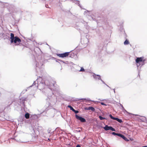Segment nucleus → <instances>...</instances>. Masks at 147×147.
I'll return each instance as SVG.
<instances>
[{
  "instance_id": "obj_19",
  "label": "nucleus",
  "mask_w": 147,
  "mask_h": 147,
  "mask_svg": "<svg viewBox=\"0 0 147 147\" xmlns=\"http://www.w3.org/2000/svg\"><path fill=\"white\" fill-rule=\"evenodd\" d=\"M112 134H113V135H116V133H115V132H113L112 133Z\"/></svg>"
},
{
  "instance_id": "obj_11",
  "label": "nucleus",
  "mask_w": 147,
  "mask_h": 147,
  "mask_svg": "<svg viewBox=\"0 0 147 147\" xmlns=\"http://www.w3.org/2000/svg\"><path fill=\"white\" fill-rule=\"evenodd\" d=\"M129 42L128 40H126L124 42V44L125 45H127L129 44Z\"/></svg>"
},
{
  "instance_id": "obj_20",
  "label": "nucleus",
  "mask_w": 147,
  "mask_h": 147,
  "mask_svg": "<svg viewBox=\"0 0 147 147\" xmlns=\"http://www.w3.org/2000/svg\"><path fill=\"white\" fill-rule=\"evenodd\" d=\"M116 135H117V136H119L120 135V134L116 133Z\"/></svg>"
},
{
  "instance_id": "obj_13",
  "label": "nucleus",
  "mask_w": 147,
  "mask_h": 147,
  "mask_svg": "<svg viewBox=\"0 0 147 147\" xmlns=\"http://www.w3.org/2000/svg\"><path fill=\"white\" fill-rule=\"evenodd\" d=\"M122 138H123L124 140H125L126 141H128L129 140H128L127 138H126L124 136H123V137Z\"/></svg>"
},
{
  "instance_id": "obj_3",
  "label": "nucleus",
  "mask_w": 147,
  "mask_h": 147,
  "mask_svg": "<svg viewBox=\"0 0 147 147\" xmlns=\"http://www.w3.org/2000/svg\"><path fill=\"white\" fill-rule=\"evenodd\" d=\"M45 82L41 83L37 86V88H38L40 90H42L45 88Z\"/></svg>"
},
{
  "instance_id": "obj_21",
  "label": "nucleus",
  "mask_w": 147,
  "mask_h": 147,
  "mask_svg": "<svg viewBox=\"0 0 147 147\" xmlns=\"http://www.w3.org/2000/svg\"><path fill=\"white\" fill-rule=\"evenodd\" d=\"M116 135H117V136H119L120 135V134L116 133Z\"/></svg>"
},
{
  "instance_id": "obj_9",
  "label": "nucleus",
  "mask_w": 147,
  "mask_h": 147,
  "mask_svg": "<svg viewBox=\"0 0 147 147\" xmlns=\"http://www.w3.org/2000/svg\"><path fill=\"white\" fill-rule=\"evenodd\" d=\"M110 126H108L107 125L106 126L104 127V129L106 131L110 130Z\"/></svg>"
},
{
  "instance_id": "obj_6",
  "label": "nucleus",
  "mask_w": 147,
  "mask_h": 147,
  "mask_svg": "<svg viewBox=\"0 0 147 147\" xmlns=\"http://www.w3.org/2000/svg\"><path fill=\"white\" fill-rule=\"evenodd\" d=\"M109 116L111 119H113V120H116L117 121L120 123H121L122 122V121L121 119H119L117 118L113 117L111 114H110Z\"/></svg>"
},
{
  "instance_id": "obj_25",
  "label": "nucleus",
  "mask_w": 147,
  "mask_h": 147,
  "mask_svg": "<svg viewBox=\"0 0 147 147\" xmlns=\"http://www.w3.org/2000/svg\"><path fill=\"white\" fill-rule=\"evenodd\" d=\"M142 147H147V146H143Z\"/></svg>"
},
{
  "instance_id": "obj_16",
  "label": "nucleus",
  "mask_w": 147,
  "mask_h": 147,
  "mask_svg": "<svg viewBox=\"0 0 147 147\" xmlns=\"http://www.w3.org/2000/svg\"><path fill=\"white\" fill-rule=\"evenodd\" d=\"M84 71V69L83 67H81L80 70V71Z\"/></svg>"
},
{
  "instance_id": "obj_12",
  "label": "nucleus",
  "mask_w": 147,
  "mask_h": 147,
  "mask_svg": "<svg viewBox=\"0 0 147 147\" xmlns=\"http://www.w3.org/2000/svg\"><path fill=\"white\" fill-rule=\"evenodd\" d=\"M68 107L71 110L73 111L74 110V109L70 105H68Z\"/></svg>"
},
{
  "instance_id": "obj_14",
  "label": "nucleus",
  "mask_w": 147,
  "mask_h": 147,
  "mask_svg": "<svg viewBox=\"0 0 147 147\" xmlns=\"http://www.w3.org/2000/svg\"><path fill=\"white\" fill-rule=\"evenodd\" d=\"M99 118L101 120H102L106 119V118H105L102 117L101 116H99Z\"/></svg>"
},
{
  "instance_id": "obj_24",
  "label": "nucleus",
  "mask_w": 147,
  "mask_h": 147,
  "mask_svg": "<svg viewBox=\"0 0 147 147\" xmlns=\"http://www.w3.org/2000/svg\"><path fill=\"white\" fill-rule=\"evenodd\" d=\"M101 104L102 105H104V103H103V102H102V103H101Z\"/></svg>"
},
{
  "instance_id": "obj_5",
  "label": "nucleus",
  "mask_w": 147,
  "mask_h": 147,
  "mask_svg": "<svg viewBox=\"0 0 147 147\" xmlns=\"http://www.w3.org/2000/svg\"><path fill=\"white\" fill-rule=\"evenodd\" d=\"M76 117V118L79 120H80L81 122H85L86 121V120L84 118L82 117H81L78 116L77 114L75 115Z\"/></svg>"
},
{
  "instance_id": "obj_17",
  "label": "nucleus",
  "mask_w": 147,
  "mask_h": 147,
  "mask_svg": "<svg viewBox=\"0 0 147 147\" xmlns=\"http://www.w3.org/2000/svg\"><path fill=\"white\" fill-rule=\"evenodd\" d=\"M73 111L76 114H77L79 112L78 111H76V110H75L74 109L73 110Z\"/></svg>"
},
{
  "instance_id": "obj_26",
  "label": "nucleus",
  "mask_w": 147,
  "mask_h": 147,
  "mask_svg": "<svg viewBox=\"0 0 147 147\" xmlns=\"http://www.w3.org/2000/svg\"><path fill=\"white\" fill-rule=\"evenodd\" d=\"M54 84H54V83H53V86H54Z\"/></svg>"
},
{
  "instance_id": "obj_15",
  "label": "nucleus",
  "mask_w": 147,
  "mask_h": 147,
  "mask_svg": "<svg viewBox=\"0 0 147 147\" xmlns=\"http://www.w3.org/2000/svg\"><path fill=\"white\" fill-rule=\"evenodd\" d=\"M110 130H111L112 131H115V129L111 126H110Z\"/></svg>"
},
{
  "instance_id": "obj_10",
  "label": "nucleus",
  "mask_w": 147,
  "mask_h": 147,
  "mask_svg": "<svg viewBox=\"0 0 147 147\" xmlns=\"http://www.w3.org/2000/svg\"><path fill=\"white\" fill-rule=\"evenodd\" d=\"M88 110H91L92 111H94L95 110L94 108L92 107H89L88 108Z\"/></svg>"
},
{
  "instance_id": "obj_18",
  "label": "nucleus",
  "mask_w": 147,
  "mask_h": 147,
  "mask_svg": "<svg viewBox=\"0 0 147 147\" xmlns=\"http://www.w3.org/2000/svg\"><path fill=\"white\" fill-rule=\"evenodd\" d=\"M123 135L121 134H120V135L119 136V137H121L122 138L123 137Z\"/></svg>"
},
{
  "instance_id": "obj_2",
  "label": "nucleus",
  "mask_w": 147,
  "mask_h": 147,
  "mask_svg": "<svg viewBox=\"0 0 147 147\" xmlns=\"http://www.w3.org/2000/svg\"><path fill=\"white\" fill-rule=\"evenodd\" d=\"M69 52H67L62 54H57V55L59 57L64 58L68 56L69 54Z\"/></svg>"
},
{
  "instance_id": "obj_8",
  "label": "nucleus",
  "mask_w": 147,
  "mask_h": 147,
  "mask_svg": "<svg viewBox=\"0 0 147 147\" xmlns=\"http://www.w3.org/2000/svg\"><path fill=\"white\" fill-rule=\"evenodd\" d=\"M25 117L27 119L29 118L30 117L29 114L28 113H26L25 115Z\"/></svg>"
},
{
  "instance_id": "obj_1",
  "label": "nucleus",
  "mask_w": 147,
  "mask_h": 147,
  "mask_svg": "<svg viewBox=\"0 0 147 147\" xmlns=\"http://www.w3.org/2000/svg\"><path fill=\"white\" fill-rule=\"evenodd\" d=\"M11 37V43L14 42L15 44H17L18 43H20L21 42V39L18 36H14V34L11 33L10 34Z\"/></svg>"
},
{
  "instance_id": "obj_4",
  "label": "nucleus",
  "mask_w": 147,
  "mask_h": 147,
  "mask_svg": "<svg viewBox=\"0 0 147 147\" xmlns=\"http://www.w3.org/2000/svg\"><path fill=\"white\" fill-rule=\"evenodd\" d=\"M144 59V57H137L136 60V63H139L140 62L142 61L144 63L146 61V59Z\"/></svg>"
},
{
  "instance_id": "obj_22",
  "label": "nucleus",
  "mask_w": 147,
  "mask_h": 147,
  "mask_svg": "<svg viewBox=\"0 0 147 147\" xmlns=\"http://www.w3.org/2000/svg\"><path fill=\"white\" fill-rule=\"evenodd\" d=\"M76 147H81L79 145H78L76 146Z\"/></svg>"
},
{
  "instance_id": "obj_23",
  "label": "nucleus",
  "mask_w": 147,
  "mask_h": 147,
  "mask_svg": "<svg viewBox=\"0 0 147 147\" xmlns=\"http://www.w3.org/2000/svg\"><path fill=\"white\" fill-rule=\"evenodd\" d=\"M45 6H46V7H48V5H45Z\"/></svg>"
},
{
  "instance_id": "obj_7",
  "label": "nucleus",
  "mask_w": 147,
  "mask_h": 147,
  "mask_svg": "<svg viewBox=\"0 0 147 147\" xmlns=\"http://www.w3.org/2000/svg\"><path fill=\"white\" fill-rule=\"evenodd\" d=\"M93 76V77L96 79L100 80V76L99 75L94 74Z\"/></svg>"
}]
</instances>
